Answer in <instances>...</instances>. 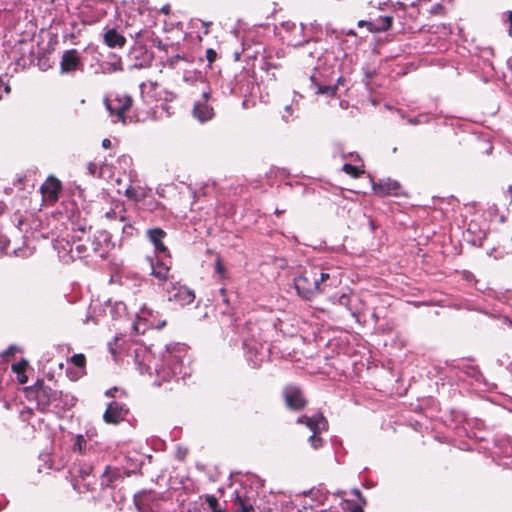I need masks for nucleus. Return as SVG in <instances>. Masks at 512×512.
<instances>
[{"mask_svg":"<svg viewBox=\"0 0 512 512\" xmlns=\"http://www.w3.org/2000/svg\"><path fill=\"white\" fill-rule=\"evenodd\" d=\"M103 103L113 124L127 126L138 121L134 99L128 92L112 91L104 97Z\"/></svg>","mask_w":512,"mask_h":512,"instance_id":"1","label":"nucleus"},{"mask_svg":"<svg viewBox=\"0 0 512 512\" xmlns=\"http://www.w3.org/2000/svg\"><path fill=\"white\" fill-rule=\"evenodd\" d=\"M187 349L180 344L167 346L161 356V364L155 363L154 370L158 378L168 381L174 377L185 378L188 373L186 362L188 361Z\"/></svg>","mask_w":512,"mask_h":512,"instance_id":"2","label":"nucleus"},{"mask_svg":"<svg viewBox=\"0 0 512 512\" xmlns=\"http://www.w3.org/2000/svg\"><path fill=\"white\" fill-rule=\"evenodd\" d=\"M330 279L329 273L324 272L319 267L310 266L295 277L294 286L299 296L309 300L318 293L325 291L326 282Z\"/></svg>","mask_w":512,"mask_h":512,"instance_id":"3","label":"nucleus"},{"mask_svg":"<svg viewBox=\"0 0 512 512\" xmlns=\"http://www.w3.org/2000/svg\"><path fill=\"white\" fill-rule=\"evenodd\" d=\"M90 236L85 227H80L74 232L72 242L69 240H57L55 249L63 261L84 259L90 256L89 244L86 243V237Z\"/></svg>","mask_w":512,"mask_h":512,"instance_id":"4","label":"nucleus"},{"mask_svg":"<svg viewBox=\"0 0 512 512\" xmlns=\"http://www.w3.org/2000/svg\"><path fill=\"white\" fill-rule=\"evenodd\" d=\"M28 394L35 398L38 407L43 411L66 409L74 405L73 397H70L68 401L69 396L65 395L66 399L63 400L62 392L52 390L43 381H37L35 386L28 391Z\"/></svg>","mask_w":512,"mask_h":512,"instance_id":"5","label":"nucleus"},{"mask_svg":"<svg viewBox=\"0 0 512 512\" xmlns=\"http://www.w3.org/2000/svg\"><path fill=\"white\" fill-rule=\"evenodd\" d=\"M167 324L166 319L162 318L159 312L143 306L137 313L136 320L133 322L132 328L138 335L144 334L148 329H161Z\"/></svg>","mask_w":512,"mask_h":512,"instance_id":"6","label":"nucleus"},{"mask_svg":"<svg viewBox=\"0 0 512 512\" xmlns=\"http://www.w3.org/2000/svg\"><path fill=\"white\" fill-rule=\"evenodd\" d=\"M297 423L305 424L312 431L313 434L309 437V442L314 449L322 446L323 440L318 435L328 428V422L323 415L317 414L313 417L301 416L298 418Z\"/></svg>","mask_w":512,"mask_h":512,"instance_id":"7","label":"nucleus"},{"mask_svg":"<svg viewBox=\"0 0 512 512\" xmlns=\"http://www.w3.org/2000/svg\"><path fill=\"white\" fill-rule=\"evenodd\" d=\"M168 301L178 304L179 306H186L194 302L195 292L178 282L171 283L167 288Z\"/></svg>","mask_w":512,"mask_h":512,"instance_id":"8","label":"nucleus"},{"mask_svg":"<svg viewBox=\"0 0 512 512\" xmlns=\"http://www.w3.org/2000/svg\"><path fill=\"white\" fill-rule=\"evenodd\" d=\"M372 189L379 196H400L402 195L401 184L391 178L382 179L379 182H372Z\"/></svg>","mask_w":512,"mask_h":512,"instance_id":"9","label":"nucleus"},{"mask_svg":"<svg viewBox=\"0 0 512 512\" xmlns=\"http://www.w3.org/2000/svg\"><path fill=\"white\" fill-rule=\"evenodd\" d=\"M82 67V61L79 52L76 49L64 51L60 62V73L69 74L79 70Z\"/></svg>","mask_w":512,"mask_h":512,"instance_id":"10","label":"nucleus"},{"mask_svg":"<svg viewBox=\"0 0 512 512\" xmlns=\"http://www.w3.org/2000/svg\"><path fill=\"white\" fill-rule=\"evenodd\" d=\"M234 506L236 512H256L254 508V493L246 491L245 488L234 491Z\"/></svg>","mask_w":512,"mask_h":512,"instance_id":"11","label":"nucleus"},{"mask_svg":"<svg viewBox=\"0 0 512 512\" xmlns=\"http://www.w3.org/2000/svg\"><path fill=\"white\" fill-rule=\"evenodd\" d=\"M61 189L62 184L60 180L54 176H49L40 187L43 198L51 203H55L58 200Z\"/></svg>","mask_w":512,"mask_h":512,"instance_id":"12","label":"nucleus"},{"mask_svg":"<svg viewBox=\"0 0 512 512\" xmlns=\"http://www.w3.org/2000/svg\"><path fill=\"white\" fill-rule=\"evenodd\" d=\"M135 362L141 374L151 375V363L155 362L154 355L145 346H139L134 350Z\"/></svg>","mask_w":512,"mask_h":512,"instance_id":"13","label":"nucleus"},{"mask_svg":"<svg viewBox=\"0 0 512 512\" xmlns=\"http://www.w3.org/2000/svg\"><path fill=\"white\" fill-rule=\"evenodd\" d=\"M284 399L286 402V405L293 410H300L302 409L306 401L303 397V394L301 390L296 386H287L285 387L283 391Z\"/></svg>","mask_w":512,"mask_h":512,"instance_id":"14","label":"nucleus"},{"mask_svg":"<svg viewBox=\"0 0 512 512\" xmlns=\"http://www.w3.org/2000/svg\"><path fill=\"white\" fill-rule=\"evenodd\" d=\"M127 413L128 409L124 404L113 401L108 405L103 418L107 423L117 424L125 418Z\"/></svg>","mask_w":512,"mask_h":512,"instance_id":"15","label":"nucleus"},{"mask_svg":"<svg viewBox=\"0 0 512 512\" xmlns=\"http://www.w3.org/2000/svg\"><path fill=\"white\" fill-rule=\"evenodd\" d=\"M147 235L151 243L154 245L156 253H168V249L163 242V239L166 236V232L164 230L160 228L149 229L147 231Z\"/></svg>","mask_w":512,"mask_h":512,"instance_id":"16","label":"nucleus"},{"mask_svg":"<svg viewBox=\"0 0 512 512\" xmlns=\"http://www.w3.org/2000/svg\"><path fill=\"white\" fill-rule=\"evenodd\" d=\"M106 240V235L102 232L98 235H94L93 237L87 236L86 243L89 244L90 255L95 254L103 258L106 254V250L103 248V242Z\"/></svg>","mask_w":512,"mask_h":512,"instance_id":"17","label":"nucleus"},{"mask_svg":"<svg viewBox=\"0 0 512 512\" xmlns=\"http://www.w3.org/2000/svg\"><path fill=\"white\" fill-rule=\"evenodd\" d=\"M103 41L109 48H122L126 44V38L115 28L106 30Z\"/></svg>","mask_w":512,"mask_h":512,"instance_id":"18","label":"nucleus"},{"mask_svg":"<svg viewBox=\"0 0 512 512\" xmlns=\"http://www.w3.org/2000/svg\"><path fill=\"white\" fill-rule=\"evenodd\" d=\"M151 265V274L158 278L160 281H166L169 276L170 268L166 263L161 261L154 262L152 259L150 260Z\"/></svg>","mask_w":512,"mask_h":512,"instance_id":"19","label":"nucleus"},{"mask_svg":"<svg viewBox=\"0 0 512 512\" xmlns=\"http://www.w3.org/2000/svg\"><path fill=\"white\" fill-rule=\"evenodd\" d=\"M193 114L201 122H205L213 118L214 110L207 104L198 103L194 106Z\"/></svg>","mask_w":512,"mask_h":512,"instance_id":"20","label":"nucleus"},{"mask_svg":"<svg viewBox=\"0 0 512 512\" xmlns=\"http://www.w3.org/2000/svg\"><path fill=\"white\" fill-rule=\"evenodd\" d=\"M393 23V18L391 16H383L380 17L377 22H374V26L371 28V32H383L387 31L391 28Z\"/></svg>","mask_w":512,"mask_h":512,"instance_id":"21","label":"nucleus"},{"mask_svg":"<svg viewBox=\"0 0 512 512\" xmlns=\"http://www.w3.org/2000/svg\"><path fill=\"white\" fill-rule=\"evenodd\" d=\"M118 477L119 474L116 470L107 467L101 476V485L106 487L112 486Z\"/></svg>","mask_w":512,"mask_h":512,"instance_id":"22","label":"nucleus"},{"mask_svg":"<svg viewBox=\"0 0 512 512\" xmlns=\"http://www.w3.org/2000/svg\"><path fill=\"white\" fill-rule=\"evenodd\" d=\"M342 170L353 178H358L364 173L363 165L358 166L346 163L343 165Z\"/></svg>","mask_w":512,"mask_h":512,"instance_id":"23","label":"nucleus"},{"mask_svg":"<svg viewBox=\"0 0 512 512\" xmlns=\"http://www.w3.org/2000/svg\"><path fill=\"white\" fill-rule=\"evenodd\" d=\"M317 90V94H326L328 96L334 97L338 90V84L335 85H319L315 84Z\"/></svg>","mask_w":512,"mask_h":512,"instance_id":"24","label":"nucleus"},{"mask_svg":"<svg viewBox=\"0 0 512 512\" xmlns=\"http://www.w3.org/2000/svg\"><path fill=\"white\" fill-rule=\"evenodd\" d=\"M341 508L344 512H364L361 505L347 499L342 501Z\"/></svg>","mask_w":512,"mask_h":512,"instance_id":"25","label":"nucleus"},{"mask_svg":"<svg viewBox=\"0 0 512 512\" xmlns=\"http://www.w3.org/2000/svg\"><path fill=\"white\" fill-rule=\"evenodd\" d=\"M125 194L129 199H132L134 201H140L141 199H143L146 196L144 190H142V189L138 190L132 186H130L126 189Z\"/></svg>","mask_w":512,"mask_h":512,"instance_id":"26","label":"nucleus"},{"mask_svg":"<svg viewBox=\"0 0 512 512\" xmlns=\"http://www.w3.org/2000/svg\"><path fill=\"white\" fill-rule=\"evenodd\" d=\"M206 503L212 512H225L221 507L217 500V498L213 495L206 496Z\"/></svg>","mask_w":512,"mask_h":512,"instance_id":"27","label":"nucleus"},{"mask_svg":"<svg viewBox=\"0 0 512 512\" xmlns=\"http://www.w3.org/2000/svg\"><path fill=\"white\" fill-rule=\"evenodd\" d=\"M185 60H186V58L184 56L177 54L175 56L168 58L165 62V66L170 69H175L177 64L180 61H185Z\"/></svg>","mask_w":512,"mask_h":512,"instance_id":"28","label":"nucleus"},{"mask_svg":"<svg viewBox=\"0 0 512 512\" xmlns=\"http://www.w3.org/2000/svg\"><path fill=\"white\" fill-rule=\"evenodd\" d=\"M74 450H78L79 452H84L86 449V440L82 435H78L76 437V441L74 443Z\"/></svg>","mask_w":512,"mask_h":512,"instance_id":"29","label":"nucleus"},{"mask_svg":"<svg viewBox=\"0 0 512 512\" xmlns=\"http://www.w3.org/2000/svg\"><path fill=\"white\" fill-rule=\"evenodd\" d=\"M85 361V356L83 354H74L71 357V362L77 367H84Z\"/></svg>","mask_w":512,"mask_h":512,"instance_id":"30","label":"nucleus"},{"mask_svg":"<svg viewBox=\"0 0 512 512\" xmlns=\"http://www.w3.org/2000/svg\"><path fill=\"white\" fill-rule=\"evenodd\" d=\"M334 303H337L341 306H344L346 308H349V305H350V297L348 294L346 293H343L342 295H340L337 300L334 302Z\"/></svg>","mask_w":512,"mask_h":512,"instance_id":"31","label":"nucleus"},{"mask_svg":"<svg viewBox=\"0 0 512 512\" xmlns=\"http://www.w3.org/2000/svg\"><path fill=\"white\" fill-rule=\"evenodd\" d=\"M11 87L8 83H5L2 77H0V100L3 98V94H9Z\"/></svg>","mask_w":512,"mask_h":512,"instance_id":"32","label":"nucleus"},{"mask_svg":"<svg viewBox=\"0 0 512 512\" xmlns=\"http://www.w3.org/2000/svg\"><path fill=\"white\" fill-rule=\"evenodd\" d=\"M27 362L26 361H21L19 363H16V364H13L12 365V369L14 372H16L17 374H20L22 372L25 371L26 367H27Z\"/></svg>","mask_w":512,"mask_h":512,"instance_id":"33","label":"nucleus"},{"mask_svg":"<svg viewBox=\"0 0 512 512\" xmlns=\"http://www.w3.org/2000/svg\"><path fill=\"white\" fill-rule=\"evenodd\" d=\"M217 53L214 49L209 48L206 50V59L209 62V64H212L216 61Z\"/></svg>","mask_w":512,"mask_h":512,"instance_id":"34","label":"nucleus"},{"mask_svg":"<svg viewBox=\"0 0 512 512\" xmlns=\"http://www.w3.org/2000/svg\"><path fill=\"white\" fill-rule=\"evenodd\" d=\"M91 471H92V467L91 466H86L84 468L79 469L78 472H79V475L81 476V478L83 480H85L86 477H88L90 475Z\"/></svg>","mask_w":512,"mask_h":512,"instance_id":"35","label":"nucleus"},{"mask_svg":"<svg viewBox=\"0 0 512 512\" xmlns=\"http://www.w3.org/2000/svg\"><path fill=\"white\" fill-rule=\"evenodd\" d=\"M215 270L219 275H224L225 268L220 260V258H217L215 263Z\"/></svg>","mask_w":512,"mask_h":512,"instance_id":"36","label":"nucleus"},{"mask_svg":"<svg viewBox=\"0 0 512 512\" xmlns=\"http://www.w3.org/2000/svg\"><path fill=\"white\" fill-rule=\"evenodd\" d=\"M87 171H88V174H90L92 176L96 175V173H97V165H96V163L89 162L87 164Z\"/></svg>","mask_w":512,"mask_h":512,"instance_id":"37","label":"nucleus"},{"mask_svg":"<svg viewBox=\"0 0 512 512\" xmlns=\"http://www.w3.org/2000/svg\"><path fill=\"white\" fill-rule=\"evenodd\" d=\"M358 26L359 27H367V29L371 32V28H372V26H374V22L360 20L358 22Z\"/></svg>","mask_w":512,"mask_h":512,"instance_id":"38","label":"nucleus"},{"mask_svg":"<svg viewBox=\"0 0 512 512\" xmlns=\"http://www.w3.org/2000/svg\"><path fill=\"white\" fill-rule=\"evenodd\" d=\"M352 494H353L357 499H359L362 503H365V500H364V498H363V496H362V494H361V492H360V490H359V489H356V488H355V489H353V490H352Z\"/></svg>","mask_w":512,"mask_h":512,"instance_id":"39","label":"nucleus"},{"mask_svg":"<svg viewBox=\"0 0 512 512\" xmlns=\"http://www.w3.org/2000/svg\"><path fill=\"white\" fill-rule=\"evenodd\" d=\"M211 25H212V22L202 21V26L205 28L204 35H208L209 34V28H210Z\"/></svg>","mask_w":512,"mask_h":512,"instance_id":"40","label":"nucleus"},{"mask_svg":"<svg viewBox=\"0 0 512 512\" xmlns=\"http://www.w3.org/2000/svg\"><path fill=\"white\" fill-rule=\"evenodd\" d=\"M105 216H106V218L113 220V219H116L117 212L115 210H112V211L106 212Z\"/></svg>","mask_w":512,"mask_h":512,"instance_id":"41","label":"nucleus"},{"mask_svg":"<svg viewBox=\"0 0 512 512\" xmlns=\"http://www.w3.org/2000/svg\"><path fill=\"white\" fill-rule=\"evenodd\" d=\"M117 391H118V389H117L116 387L111 388V389H108V390L106 391V395H107L108 397H115V393H116Z\"/></svg>","mask_w":512,"mask_h":512,"instance_id":"42","label":"nucleus"},{"mask_svg":"<svg viewBox=\"0 0 512 512\" xmlns=\"http://www.w3.org/2000/svg\"><path fill=\"white\" fill-rule=\"evenodd\" d=\"M508 20H509V24H510L509 29H508V34H509V36L512 37V11L509 12Z\"/></svg>","mask_w":512,"mask_h":512,"instance_id":"43","label":"nucleus"},{"mask_svg":"<svg viewBox=\"0 0 512 512\" xmlns=\"http://www.w3.org/2000/svg\"><path fill=\"white\" fill-rule=\"evenodd\" d=\"M102 147L105 148V149H108L111 147V140L110 139H103L102 141Z\"/></svg>","mask_w":512,"mask_h":512,"instance_id":"44","label":"nucleus"},{"mask_svg":"<svg viewBox=\"0 0 512 512\" xmlns=\"http://www.w3.org/2000/svg\"><path fill=\"white\" fill-rule=\"evenodd\" d=\"M17 375H18V380L20 383H22V384L26 383L27 377L24 375V372L17 374Z\"/></svg>","mask_w":512,"mask_h":512,"instance_id":"45","label":"nucleus"},{"mask_svg":"<svg viewBox=\"0 0 512 512\" xmlns=\"http://www.w3.org/2000/svg\"><path fill=\"white\" fill-rule=\"evenodd\" d=\"M5 209H6L5 203L0 201V215L4 213Z\"/></svg>","mask_w":512,"mask_h":512,"instance_id":"46","label":"nucleus"},{"mask_svg":"<svg viewBox=\"0 0 512 512\" xmlns=\"http://www.w3.org/2000/svg\"><path fill=\"white\" fill-rule=\"evenodd\" d=\"M159 49H165V45H162L161 42H159L158 46H157Z\"/></svg>","mask_w":512,"mask_h":512,"instance_id":"47","label":"nucleus"},{"mask_svg":"<svg viewBox=\"0 0 512 512\" xmlns=\"http://www.w3.org/2000/svg\"><path fill=\"white\" fill-rule=\"evenodd\" d=\"M203 97H204V99H205V100H207V99H208V97H209V93L204 92V93H203Z\"/></svg>","mask_w":512,"mask_h":512,"instance_id":"48","label":"nucleus"},{"mask_svg":"<svg viewBox=\"0 0 512 512\" xmlns=\"http://www.w3.org/2000/svg\"><path fill=\"white\" fill-rule=\"evenodd\" d=\"M508 193L510 194V196L512 198V185L508 188Z\"/></svg>","mask_w":512,"mask_h":512,"instance_id":"49","label":"nucleus"},{"mask_svg":"<svg viewBox=\"0 0 512 512\" xmlns=\"http://www.w3.org/2000/svg\"><path fill=\"white\" fill-rule=\"evenodd\" d=\"M353 161H361V159H360L359 155H356V156H355V159H354Z\"/></svg>","mask_w":512,"mask_h":512,"instance_id":"50","label":"nucleus"},{"mask_svg":"<svg viewBox=\"0 0 512 512\" xmlns=\"http://www.w3.org/2000/svg\"><path fill=\"white\" fill-rule=\"evenodd\" d=\"M244 346L251 348V345L247 341L244 342Z\"/></svg>","mask_w":512,"mask_h":512,"instance_id":"51","label":"nucleus"},{"mask_svg":"<svg viewBox=\"0 0 512 512\" xmlns=\"http://www.w3.org/2000/svg\"><path fill=\"white\" fill-rule=\"evenodd\" d=\"M162 11H163L164 13H168L169 8H165V7H164V8L162 9Z\"/></svg>","mask_w":512,"mask_h":512,"instance_id":"52","label":"nucleus"},{"mask_svg":"<svg viewBox=\"0 0 512 512\" xmlns=\"http://www.w3.org/2000/svg\"><path fill=\"white\" fill-rule=\"evenodd\" d=\"M342 80H343V78H342V77H339V78H338V80H337L338 84H339V83H342Z\"/></svg>","mask_w":512,"mask_h":512,"instance_id":"53","label":"nucleus"},{"mask_svg":"<svg viewBox=\"0 0 512 512\" xmlns=\"http://www.w3.org/2000/svg\"><path fill=\"white\" fill-rule=\"evenodd\" d=\"M491 149H492V146L489 145V147L486 149V152L488 153L489 151H491Z\"/></svg>","mask_w":512,"mask_h":512,"instance_id":"54","label":"nucleus"},{"mask_svg":"<svg viewBox=\"0 0 512 512\" xmlns=\"http://www.w3.org/2000/svg\"><path fill=\"white\" fill-rule=\"evenodd\" d=\"M282 212H283V211H280V210H278V209L276 210V214H277V215H280Z\"/></svg>","mask_w":512,"mask_h":512,"instance_id":"55","label":"nucleus"},{"mask_svg":"<svg viewBox=\"0 0 512 512\" xmlns=\"http://www.w3.org/2000/svg\"><path fill=\"white\" fill-rule=\"evenodd\" d=\"M12 348L8 349L7 354H12Z\"/></svg>","mask_w":512,"mask_h":512,"instance_id":"56","label":"nucleus"},{"mask_svg":"<svg viewBox=\"0 0 512 512\" xmlns=\"http://www.w3.org/2000/svg\"><path fill=\"white\" fill-rule=\"evenodd\" d=\"M155 385L160 386V385H161V382H160V381H157V382H155Z\"/></svg>","mask_w":512,"mask_h":512,"instance_id":"57","label":"nucleus"},{"mask_svg":"<svg viewBox=\"0 0 512 512\" xmlns=\"http://www.w3.org/2000/svg\"><path fill=\"white\" fill-rule=\"evenodd\" d=\"M119 218H120V221H123V220H124L123 215H120V217H119Z\"/></svg>","mask_w":512,"mask_h":512,"instance_id":"58","label":"nucleus"}]
</instances>
